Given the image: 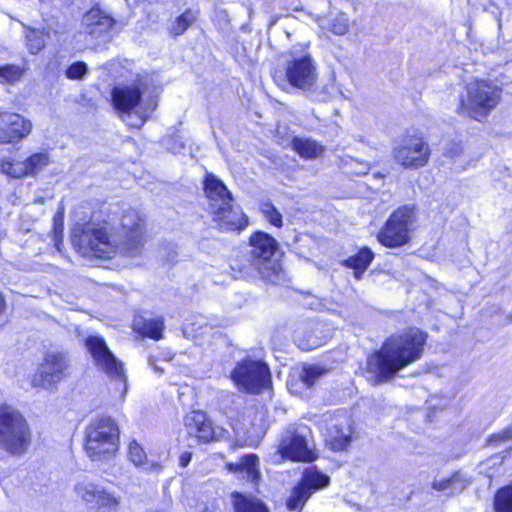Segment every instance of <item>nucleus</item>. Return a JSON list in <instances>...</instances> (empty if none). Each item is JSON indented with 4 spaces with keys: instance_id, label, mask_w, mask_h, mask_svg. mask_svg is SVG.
Returning <instances> with one entry per match:
<instances>
[{
    "instance_id": "obj_1",
    "label": "nucleus",
    "mask_w": 512,
    "mask_h": 512,
    "mask_svg": "<svg viewBox=\"0 0 512 512\" xmlns=\"http://www.w3.org/2000/svg\"><path fill=\"white\" fill-rule=\"evenodd\" d=\"M273 77L279 85L312 94L319 78L317 63L308 51L294 48L286 54L284 70L276 71Z\"/></svg>"
},
{
    "instance_id": "obj_2",
    "label": "nucleus",
    "mask_w": 512,
    "mask_h": 512,
    "mask_svg": "<svg viewBox=\"0 0 512 512\" xmlns=\"http://www.w3.org/2000/svg\"><path fill=\"white\" fill-rule=\"evenodd\" d=\"M119 428L111 417L91 421L85 431V451L92 461L111 458L118 450Z\"/></svg>"
},
{
    "instance_id": "obj_3",
    "label": "nucleus",
    "mask_w": 512,
    "mask_h": 512,
    "mask_svg": "<svg viewBox=\"0 0 512 512\" xmlns=\"http://www.w3.org/2000/svg\"><path fill=\"white\" fill-rule=\"evenodd\" d=\"M31 443V432L24 416L11 406H0V450L24 454Z\"/></svg>"
},
{
    "instance_id": "obj_4",
    "label": "nucleus",
    "mask_w": 512,
    "mask_h": 512,
    "mask_svg": "<svg viewBox=\"0 0 512 512\" xmlns=\"http://www.w3.org/2000/svg\"><path fill=\"white\" fill-rule=\"evenodd\" d=\"M152 84V78L145 75L137 77L130 85L114 87L111 93L114 107L120 112L127 114L135 110L141 124H143L157 106V103L152 99L141 103L142 95L148 91Z\"/></svg>"
},
{
    "instance_id": "obj_5",
    "label": "nucleus",
    "mask_w": 512,
    "mask_h": 512,
    "mask_svg": "<svg viewBox=\"0 0 512 512\" xmlns=\"http://www.w3.org/2000/svg\"><path fill=\"white\" fill-rule=\"evenodd\" d=\"M73 244L83 255L110 258L121 253V241L112 238L104 225L89 223L81 230L76 229Z\"/></svg>"
},
{
    "instance_id": "obj_6",
    "label": "nucleus",
    "mask_w": 512,
    "mask_h": 512,
    "mask_svg": "<svg viewBox=\"0 0 512 512\" xmlns=\"http://www.w3.org/2000/svg\"><path fill=\"white\" fill-rule=\"evenodd\" d=\"M501 91L485 80H475L466 85V97L461 99V112L477 121L485 119L496 108Z\"/></svg>"
},
{
    "instance_id": "obj_7",
    "label": "nucleus",
    "mask_w": 512,
    "mask_h": 512,
    "mask_svg": "<svg viewBox=\"0 0 512 512\" xmlns=\"http://www.w3.org/2000/svg\"><path fill=\"white\" fill-rule=\"evenodd\" d=\"M311 430L304 424H289L281 433L278 452L283 458L293 461L311 462L315 458L309 443Z\"/></svg>"
},
{
    "instance_id": "obj_8",
    "label": "nucleus",
    "mask_w": 512,
    "mask_h": 512,
    "mask_svg": "<svg viewBox=\"0 0 512 512\" xmlns=\"http://www.w3.org/2000/svg\"><path fill=\"white\" fill-rule=\"evenodd\" d=\"M237 387L248 394H259L271 385L268 365L262 361L244 359L231 372Z\"/></svg>"
},
{
    "instance_id": "obj_9",
    "label": "nucleus",
    "mask_w": 512,
    "mask_h": 512,
    "mask_svg": "<svg viewBox=\"0 0 512 512\" xmlns=\"http://www.w3.org/2000/svg\"><path fill=\"white\" fill-rule=\"evenodd\" d=\"M421 354H370L367 374L375 384L391 379L397 371L419 359Z\"/></svg>"
},
{
    "instance_id": "obj_10",
    "label": "nucleus",
    "mask_w": 512,
    "mask_h": 512,
    "mask_svg": "<svg viewBox=\"0 0 512 512\" xmlns=\"http://www.w3.org/2000/svg\"><path fill=\"white\" fill-rule=\"evenodd\" d=\"M413 223V212L404 206L394 211L378 234V241L386 247H399L409 239L410 227Z\"/></svg>"
},
{
    "instance_id": "obj_11",
    "label": "nucleus",
    "mask_w": 512,
    "mask_h": 512,
    "mask_svg": "<svg viewBox=\"0 0 512 512\" xmlns=\"http://www.w3.org/2000/svg\"><path fill=\"white\" fill-rule=\"evenodd\" d=\"M329 477L322 473L316 466L307 467L301 480L294 487L287 499V508L290 511L300 512L311 495L329 485Z\"/></svg>"
},
{
    "instance_id": "obj_12",
    "label": "nucleus",
    "mask_w": 512,
    "mask_h": 512,
    "mask_svg": "<svg viewBox=\"0 0 512 512\" xmlns=\"http://www.w3.org/2000/svg\"><path fill=\"white\" fill-rule=\"evenodd\" d=\"M144 219L135 210L125 212L121 218V253L128 257L138 256L144 247Z\"/></svg>"
},
{
    "instance_id": "obj_13",
    "label": "nucleus",
    "mask_w": 512,
    "mask_h": 512,
    "mask_svg": "<svg viewBox=\"0 0 512 512\" xmlns=\"http://www.w3.org/2000/svg\"><path fill=\"white\" fill-rule=\"evenodd\" d=\"M73 491L78 499L97 510H115L120 499L102 485L84 477L76 481Z\"/></svg>"
},
{
    "instance_id": "obj_14",
    "label": "nucleus",
    "mask_w": 512,
    "mask_h": 512,
    "mask_svg": "<svg viewBox=\"0 0 512 512\" xmlns=\"http://www.w3.org/2000/svg\"><path fill=\"white\" fill-rule=\"evenodd\" d=\"M322 422L325 424L326 446L335 452L344 451L352 440V427L350 418L345 412L325 414Z\"/></svg>"
},
{
    "instance_id": "obj_15",
    "label": "nucleus",
    "mask_w": 512,
    "mask_h": 512,
    "mask_svg": "<svg viewBox=\"0 0 512 512\" xmlns=\"http://www.w3.org/2000/svg\"><path fill=\"white\" fill-rule=\"evenodd\" d=\"M430 147L420 137L406 138L398 146L394 147L395 161L409 169H418L425 166L430 158Z\"/></svg>"
},
{
    "instance_id": "obj_16",
    "label": "nucleus",
    "mask_w": 512,
    "mask_h": 512,
    "mask_svg": "<svg viewBox=\"0 0 512 512\" xmlns=\"http://www.w3.org/2000/svg\"><path fill=\"white\" fill-rule=\"evenodd\" d=\"M32 131V123L24 116L13 112H0V143H18Z\"/></svg>"
},
{
    "instance_id": "obj_17",
    "label": "nucleus",
    "mask_w": 512,
    "mask_h": 512,
    "mask_svg": "<svg viewBox=\"0 0 512 512\" xmlns=\"http://www.w3.org/2000/svg\"><path fill=\"white\" fill-rule=\"evenodd\" d=\"M68 368L63 354H46L32 379L34 387L49 388L59 382Z\"/></svg>"
},
{
    "instance_id": "obj_18",
    "label": "nucleus",
    "mask_w": 512,
    "mask_h": 512,
    "mask_svg": "<svg viewBox=\"0 0 512 512\" xmlns=\"http://www.w3.org/2000/svg\"><path fill=\"white\" fill-rule=\"evenodd\" d=\"M428 334L418 328H409L392 335L379 352H423Z\"/></svg>"
},
{
    "instance_id": "obj_19",
    "label": "nucleus",
    "mask_w": 512,
    "mask_h": 512,
    "mask_svg": "<svg viewBox=\"0 0 512 512\" xmlns=\"http://www.w3.org/2000/svg\"><path fill=\"white\" fill-rule=\"evenodd\" d=\"M116 19L99 5L93 6L84 16L85 33L94 39L106 35L116 24Z\"/></svg>"
},
{
    "instance_id": "obj_20",
    "label": "nucleus",
    "mask_w": 512,
    "mask_h": 512,
    "mask_svg": "<svg viewBox=\"0 0 512 512\" xmlns=\"http://www.w3.org/2000/svg\"><path fill=\"white\" fill-rule=\"evenodd\" d=\"M213 221L221 231H240L248 224V218L240 206L234 202L218 207L212 211Z\"/></svg>"
},
{
    "instance_id": "obj_21",
    "label": "nucleus",
    "mask_w": 512,
    "mask_h": 512,
    "mask_svg": "<svg viewBox=\"0 0 512 512\" xmlns=\"http://www.w3.org/2000/svg\"><path fill=\"white\" fill-rule=\"evenodd\" d=\"M278 246L277 241L267 233L256 232L250 238L249 256L255 266L268 262Z\"/></svg>"
},
{
    "instance_id": "obj_22",
    "label": "nucleus",
    "mask_w": 512,
    "mask_h": 512,
    "mask_svg": "<svg viewBox=\"0 0 512 512\" xmlns=\"http://www.w3.org/2000/svg\"><path fill=\"white\" fill-rule=\"evenodd\" d=\"M96 367L122 386V394L127 392V376L124 364L115 358L114 354H91Z\"/></svg>"
},
{
    "instance_id": "obj_23",
    "label": "nucleus",
    "mask_w": 512,
    "mask_h": 512,
    "mask_svg": "<svg viewBox=\"0 0 512 512\" xmlns=\"http://www.w3.org/2000/svg\"><path fill=\"white\" fill-rule=\"evenodd\" d=\"M204 190L210 200L211 212L216 209V206L221 207L234 202L225 184L213 174L206 175Z\"/></svg>"
},
{
    "instance_id": "obj_24",
    "label": "nucleus",
    "mask_w": 512,
    "mask_h": 512,
    "mask_svg": "<svg viewBox=\"0 0 512 512\" xmlns=\"http://www.w3.org/2000/svg\"><path fill=\"white\" fill-rule=\"evenodd\" d=\"M132 327L133 330L142 337H148L158 341L163 338V332L165 329L164 318L162 316H137L133 320Z\"/></svg>"
},
{
    "instance_id": "obj_25",
    "label": "nucleus",
    "mask_w": 512,
    "mask_h": 512,
    "mask_svg": "<svg viewBox=\"0 0 512 512\" xmlns=\"http://www.w3.org/2000/svg\"><path fill=\"white\" fill-rule=\"evenodd\" d=\"M258 466L259 458L254 454L245 455L240 459L239 463L228 465L230 471L238 473L255 487L258 485L261 477Z\"/></svg>"
},
{
    "instance_id": "obj_26",
    "label": "nucleus",
    "mask_w": 512,
    "mask_h": 512,
    "mask_svg": "<svg viewBox=\"0 0 512 512\" xmlns=\"http://www.w3.org/2000/svg\"><path fill=\"white\" fill-rule=\"evenodd\" d=\"M374 258L373 252L368 248L361 249L356 255L343 261V265L354 270V277L361 280L364 272Z\"/></svg>"
},
{
    "instance_id": "obj_27",
    "label": "nucleus",
    "mask_w": 512,
    "mask_h": 512,
    "mask_svg": "<svg viewBox=\"0 0 512 512\" xmlns=\"http://www.w3.org/2000/svg\"><path fill=\"white\" fill-rule=\"evenodd\" d=\"M291 145L293 150L306 159L317 158L324 152L323 146L310 138L294 137Z\"/></svg>"
},
{
    "instance_id": "obj_28",
    "label": "nucleus",
    "mask_w": 512,
    "mask_h": 512,
    "mask_svg": "<svg viewBox=\"0 0 512 512\" xmlns=\"http://www.w3.org/2000/svg\"><path fill=\"white\" fill-rule=\"evenodd\" d=\"M319 25L336 35H345L349 31L350 21L344 13L331 12L328 16L319 20Z\"/></svg>"
},
{
    "instance_id": "obj_29",
    "label": "nucleus",
    "mask_w": 512,
    "mask_h": 512,
    "mask_svg": "<svg viewBox=\"0 0 512 512\" xmlns=\"http://www.w3.org/2000/svg\"><path fill=\"white\" fill-rule=\"evenodd\" d=\"M188 421L190 425H202L197 438L203 442H209L214 439V428L212 422L208 419L207 415L202 411H193L188 414Z\"/></svg>"
},
{
    "instance_id": "obj_30",
    "label": "nucleus",
    "mask_w": 512,
    "mask_h": 512,
    "mask_svg": "<svg viewBox=\"0 0 512 512\" xmlns=\"http://www.w3.org/2000/svg\"><path fill=\"white\" fill-rule=\"evenodd\" d=\"M235 512H268V508L260 500L247 497L241 493L231 495Z\"/></svg>"
},
{
    "instance_id": "obj_31",
    "label": "nucleus",
    "mask_w": 512,
    "mask_h": 512,
    "mask_svg": "<svg viewBox=\"0 0 512 512\" xmlns=\"http://www.w3.org/2000/svg\"><path fill=\"white\" fill-rule=\"evenodd\" d=\"M331 371L330 367L320 364H304L299 372V379L307 387H312L319 378Z\"/></svg>"
},
{
    "instance_id": "obj_32",
    "label": "nucleus",
    "mask_w": 512,
    "mask_h": 512,
    "mask_svg": "<svg viewBox=\"0 0 512 512\" xmlns=\"http://www.w3.org/2000/svg\"><path fill=\"white\" fill-rule=\"evenodd\" d=\"M466 486L467 482L464 481L458 473L448 479L435 480L433 482V488L435 490L447 492V495L461 493Z\"/></svg>"
},
{
    "instance_id": "obj_33",
    "label": "nucleus",
    "mask_w": 512,
    "mask_h": 512,
    "mask_svg": "<svg viewBox=\"0 0 512 512\" xmlns=\"http://www.w3.org/2000/svg\"><path fill=\"white\" fill-rule=\"evenodd\" d=\"M495 512H512V485L500 488L494 496Z\"/></svg>"
},
{
    "instance_id": "obj_34",
    "label": "nucleus",
    "mask_w": 512,
    "mask_h": 512,
    "mask_svg": "<svg viewBox=\"0 0 512 512\" xmlns=\"http://www.w3.org/2000/svg\"><path fill=\"white\" fill-rule=\"evenodd\" d=\"M197 19V14L191 10H186L181 14L170 27V32L175 35L183 34Z\"/></svg>"
},
{
    "instance_id": "obj_35",
    "label": "nucleus",
    "mask_w": 512,
    "mask_h": 512,
    "mask_svg": "<svg viewBox=\"0 0 512 512\" xmlns=\"http://www.w3.org/2000/svg\"><path fill=\"white\" fill-rule=\"evenodd\" d=\"M0 170L4 174L13 177L20 178L28 175L27 166L25 161H11V160H3L0 163Z\"/></svg>"
},
{
    "instance_id": "obj_36",
    "label": "nucleus",
    "mask_w": 512,
    "mask_h": 512,
    "mask_svg": "<svg viewBox=\"0 0 512 512\" xmlns=\"http://www.w3.org/2000/svg\"><path fill=\"white\" fill-rule=\"evenodd\" d=\"M260 211L264 215L265 219L275 227H282L283 219L278 209L270 202L266 201L261 203Z\"/></svg>"
},
{
    "instance_id": "obj_37",
    "label": "nucleus",
    "mask_w": 512,
    "mask_h": 512,
    "mask_svg": "<svg viewBox=\"0 0 512 512\" xmlns=\"http://www.w3.org/2000/svg\"><path fill=\"white\" fill-rule=\"evenodd\" d=\"M49 162L48 155L46 153H36L25 160L27 166L28 175L35 174L42 170Z\"/></svg>"
},
{
    "instance_id": "obj_38",
    "label": "nucleus",
    "mask_w": 512,
    "mask_h": 512,
    "mask_svg": "<svg viewBox=\"0 0 512 512\" xmlns=\"http://www.w3.org/2000/svg\"><path fill=\"white\" fill-rule=\"evenodd\" d=\"M23 72L19 66L8 64L0 67V78L8 83H15L21 79Z\"/></svg>"
},
{
    "instance_id": "obj_39",
    "label": "nucleus",
    "mask_w": 512,
    "mask_h": 512,
    "mask_svg": "<svg viewBox=\"0 0 512 512\" xmlns=\"http://www.w3.org/2000/svg\"><path fill=\"white\" fill-rule=\"evenodd\" d=\"M128 454L130 461L136 466H142L146 464V453L136 441L130 442L128 447Z\"/></svg>"
},
{
    "instance_id": "obj_40",
    "label": "nucleus",
    "mask_w": 512,
    "mask_h": 512,
    "mask_svg": "<svg viewBox=\"0 0 512 512\" xmlns=\"http://www.w3.org/2000/svg\"><path fill=\"white\" fill-rule=\"evenodd\" d=\"M171 360L169 354H154L149 357L148 363L157 373H163Z\"/></svg>"
},
{
    "instance_id": "obj_41",
    "label": "nucleus",
    "mask_w": 512,
    "mask_h": 512,
    "mask_svg": "<svg viewBox=\"0 0 512 512\" xmlns=\"http://www.w3.org/2000/svg\"><path fill=\"white\" fill-rule=\"evenodd\" d=\"M88 72L86 63L78 61L72 63L66 70L65 74L68 79L81 80Z\"/></svg>"
},
{
    "instance_id": "obj_42",
    "label": "nucleus",
    "mask_w": 512,
    "mask_h": 512,
    "mask_svg": "<svg viewBox=\"0 0 512 512\" xmlns=\"http://www.w3.org/2000/svg\"><path fill=\"white\" fill-rule=\"evenodd\" d=\"M85 346L89 352H111L104 339L98 335H91L86 338Z\"/></svg>"
},
{
    "instance_id": "obj_43",
    "label": "nucleus",
    "mask_w": 512,
    "mask_h": 512,
    "mask_svg": "<svg viewBox=\"0 0 512 512\" xmlns=\"http://www.w3.org/2000/svg\"><path fill=\"white\" fill-rule=\"evenodd\" d=\"M28 47L32 54L38 53L44 47V40L42 36L36 32L32 31L27 35Z\"/></svg>"
},
{
    "instance_id": "obj_44",
    "label": "nucleus",
    "mask_w": 512,
    "mask_h": 512,
    "mask_svg": "<svg viewBox=\"0 0 512 512\" xmlns=\"http://www.w3.org/2000/svg\"><path fill=\"white\" fill-rule=\"evenodd\" d=\"M463 152V147L460 143L449 142L444 149V155L452 160H456Z\"/></svg>"
},
{
    "instance_id": "obj_45",
    "label": "nucleus",
    "mask_w": 512,
    "mask_h": 512,
    "mask_svg": "<svg viewBox=\"0 0 512 512\" xmlns=\"http://www.w3.org/2000/svg\"><path fill=\"white\" fill-rule=\"evenodd\" d=\"M512 439V426H509L489 438L490 443H500Z\"/></svg>"
},
{
    "instance_id": "obj_46",
    "label": "nucleus",
    "mask_w": 512,
    "mask_h": 512,
    "mask_svg": "<svg viewBox=\"0 0 512 512\" xmlns=\"http://www.w3.org/2000/svg\"><path fill=\"white\" fill-rule=\"evenodd\" d=\"M184 423H185L188 433L190 435H195L197 437L202 425H190L189 421H188V415L185 417Z\"/></svg>"
},
{
    "instance_id": "obj_47",
    "label": "nucleus",
    "mask_w": 512,
    "mask_h": 512,
    "mask_svg": "<svg viewBox=\"0 0 512 512\" xmlns=\"http://www.w3.org/2000/svg\"><path fill=\"white\" fill-rule=\"evenodd\" d=\"M191 459H192L191 452L186 451V452L182 453L180 456V459H179L180 466L183 468L186 467L190 463Z\"/></svg>"
},
{
    "instance_id": "obj_48",
    "label": "nucleus",
    "mask_w": 512,
    "mask_h": 512,
    "mask_svg": "<svg viewBox=\"0 0 512 512\" xmlns=\"http://www.w3.org/2000/svg\"><path fill=\"white\" fill-rule=\"evenodd\" d=\"M194 325H195L194 323H185L184 324L183 333L185 336H188L195 331Z\"/></svg>"
},
{
    "instance_id": "obj_49",
    "label": "nucleus",
    "mask_w": 512,
    "mask_h": 512,
    "mask_svg": "<svg viewBox=\"0 0 512 512\" xmlns=\"http://www.w3.org/2000/svg\"><path fill=\"white\" fill-rule=\"evenodd\" d=\"M177 258V253L175 251H172L168 254L167 260L168 262H174Z\"/></svg>"
},
{
    "instance_id": "obj_50",
    "label": "nucleus",
    "mask_w": 512,
    "mask_h": 512,
    "mask_svg": "<svg viewBox=\"0 0 512 512\" xmlns=\"http://www.w3.org/2000/svg\"><path fill=\"white\" fill-rule=\"evenodd\" d=\"M363 170L357 171L358 174H366L369 171V165L368 164H362Z\"/></svg>"
},
{
    "instance_id": "obj_51",
    "label": "nucleus",
    "mask_w": 512,
    "mask_h": 512,
    "mask_svg": "<svg viewBox=\"0 0 512 512\" xmlns=\"http://www.w3.org/2000/svg\"><path fill=\"white\" fill-rule=\"evenodd\" d=\"M3 308H4V300H3L2 296L0 295V313L2 312Z\"/></svg>"
}]
</instances>
